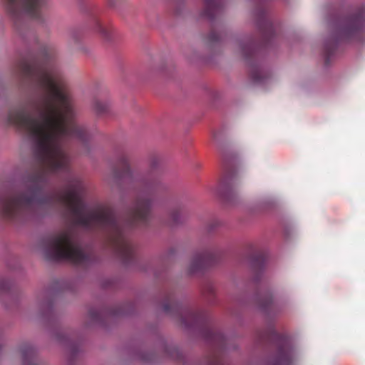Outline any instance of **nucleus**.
<instances>
[{
    "instance_id": "nucleus-6",
    "label": "nucleus",
    "mask_w": 365,
    "mask_h": 365,
    "mask_svg": "<svg viewBox=\"0 0 365 365\" xmlns=\"http://www.w3.org/2000/svg\"><path fill=\"white\" fill-rule=\"evenodd\" d=\"M149 208L150 202H139L138 203L137 208L134 214V217L138 220H144L149 212Z\"/></svg>"
},
{
    "instance_id": "nucleus-3",
    "label": "nucleus",
    "mask_w": 365,
    "mask_h": 365,
    "mask_svg": "<svg viewBox=\"0 0 365 365\" xmlns=\"http://www.w3.org/2000/svg\"><path fill=\"white\" fill-rule=\"evenodd\" d=\"M48 254L55 259H67L73 263H80L85 259L83 252L69 231L59 233L50 241Z\"/></svg>"
},
{
    "instance_id": "nucleus-1",
    "label": "nucleus",
    "mask_w": 365,
    "mask_h": 365,
    "mask_svg": "<svg viewBox=\"0 0 365 365\" xmlns=\"http://www.w3.org/2000/svg\"><path fill=\"white\" fill-rule=\"evenodd\" d=\"M21 71L34 78L43 96L35 113L14 110L9 121L34 141L38 158L48 170L63 169L69 163L63 141L68 138L83 139L86 130L75 123L71 96L56 71L29 63H24Z\"/></svg>"
},
{
    "instance_id": "nucleus-4",
    "label": "nucleus",
    "mask_w": 365,
    "mask_h": 365,
    "mask_svg": "<svg viewBox=\"0 0 365 365\" xmlns=\"http://www.w3.org/2000/svg\"><path fill=\"white\" fill-rule=\"evenodd\" d=\"M31 199L25 197H9L0 200V214L11 217L30 203Z\"/></svg>"
},
{
    "instance_id": "nucleus-7",
    "label": "nucleus",
    "mask_w": 365,
    "mask_h": 365,
    "mask_svg": "<svg viewBox=\"0 0 365 365\" xmlns=\"http://www.w3.org/2000/svg\"><path fill=\"white\" fill-rule=\"evenodd\" d=\"M106 108V106L98 101L96 102L94 104H93V109L96 110V112L97 113H101L103 112Z\"/></svg>"
},
{
    "instance_id": "nucleus-8",
    "label": "nucleus",
    "mask_w": 365,
    "mask_h": 365,
    "mask_svg": "<svg viewBox=\"0 0 365 365\" xmlns=\"http://www.w3.org/2000/svg\"><path fill=\"white\" fill-rule=\"evenodd\" d=\"M101 32L103 34L106 35V29H104V28H101Z\"/></svg>"
},
{
    "instance_id": "nucleus-5",
    "label": "nucleus",
    "mask_w": 365,
    "mask_h": 365,
    "mask_svg": "<svg viewBox=\"0 0 365 365\" xmlns=\"http://www.w3.org/2000/svg\"><path fill=\"white\" fill-rule=\"evenodd\" d=\"M11 12H26L35 15L45 4L46 0H7Z\"/></svg>"
},
{
    "instance_id": "nucleus-2",
    "label": "nucleus",
    "mask_w": 365,
    "mask_h": 365,
    "mask_svg": "<svg viewBox=\"0 0 365 365\" xmlns=\"http://www.w3.org/2000/svg\"><path fill=\"white\" fill-rule=\"evenodd\" d=\"M82 191L81 182L76 181L63 196V202L76 223L85 227L99 225L109 228L113 232L112 238L118 252L128 255L131 250L130 245L122 236L110 209L105 205L94 207L85 205L82 201Z\"/></svg>"
}]
</instances>
